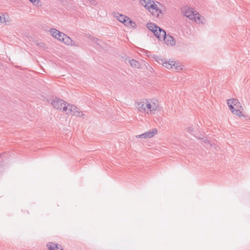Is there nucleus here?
<instances>
[{
    "instance_id": "obj_1",
    "label": "nucleus",
    "mask_w": 250,
    "mask_h": 250,
    "mask_svg": "<svg viewBox=\"0 0 250 250\" xmlns=\"http://www.w3.org/2000/svg\"><path fill=\"white\" fill-rule=\"evenodd\" d=\"M183 14L190 20H194L198 23H203L204 18L200 15L196 11L193 10L192 8L185 7L182 8Z\"/></svg>"
},
{
    "instance_id": "obj_2",
    "label": "nucleus",
    "mask_w": 250,
    "mask_h": 250,
    "mask_svg": "<svg viewBox=\"0 0 250 250\" xmlns=\"http://www.w3.org/2000/svg\"><path fill=\"white\" fill-rule=\"evenodd\" d=\"M227 104L232 113L238 116H241L242 115L243 107L241 103L237 99H232L228 100Z\"/></svg>"
},
{
    "instance_id": "obj_3",
    "label": "nucleus",
    "mask_w": 250,
    "mask_h": 250,
    "mask_svg": "<svg viewBox=\"0 0 250 250\" xmlns=\"http://www.w3.org/2000/svg\"><path fill=\"white\" fill-rule=\"evenodd\" d=\"M159 105L156 101L151 99H146V114L153 115L158 108Z\"/></svg>"
},
{
    "instance_id": "obj_4",
    "label": "nucleus",
    "mask_w": 250,
    "mask_h": 250,
    "mask_svg": "<svg viewBox=\"0 0 250 250\" xmlns=\"http://www.w3.org/2000/svg\"><path fill=\"white\" fill-rule=\"evenodd\" d=\"M62 111L65 112L66 114L71 113L73 115L77 117H82L83 114L77 106L74 105L67 104V105L63 106Z\"/></svg>"
},
{
    "instance_id": "obj_5",
    "label": "nucleus",
    "mask_w": 250,
    "mask_h": 250,
    "mask_svg": "<svg viewBox=\"0 0 250 250\" xmlns=\"http://www.w3.org/2000/svg\"><path fill=\"white\" fill-rule=\"evenodd\" d=\"M56 39H58L60 41L63 42L64 43L67 45H74L73 41L71 40L70 38L66 36L63 33L61 32L60 31L59 34H58Z\"/></svg>"
},
{
    "instance_id": "obj_6",
    "label": "nucleus",
    "mask_w": 250,
    "mask_h": 250,
    "mask_svg": "<svg viewBox=\"0 0 250 250\" xmlns=\"http://www.w3.org/2000/svg\"><path fill=\"white\" fill-rule=\"evenodd\" d=\"M116 18L119 21L124 23L126 26L130 25L131 26H133V24H135V22L130 20L129 18L123 15L117 14L116 15Z\"/></svg>"
},
{
    "instance_id": "obj_7",
    "label": "nucleus",
    "mask_w": 250,
    "mask_h": 250,
    "mask_svg": "<svg viewBox=\"0 0 250 250\" xmlns=\"http://www.w3.org/2000/svg\"><path fill=\"white\" fill-rule=\"evenodd\" d=\"M51 104L52 106L57 110H62L63 106L67 105L68 103L65 102L62 100L55 98L52 101Z\"/></svg>"
},
{
    "instance_id": "obj_8",
    "label": "nucleus",
    "mask_w": 250,
    "mask_h": 250,
    "mask_svg": "<svg viewBox=\"0 0 250 250\" xmlns=\"http://www.w3.org/2000/svg\"><path fill=\"white\" fill-rule=\"evenodd\" d=\"M147 9L153 16L156 17H159V14L161 13V11L159 9L157 5L156 4L154 1H152V3L150 4Z\"/></svg>"
},
{
    "instance_id": "obj_9",
    "label": "nucleus",
    "mask_w": 250,
    "mask_h": 250,
    "mask_svg": "<svg viewBox=\"0 0 250 250\" xmlns=\"http://www.w3.org/2000/svg\"><path fill=\"white\" fill-rule=\"evenodd\" d=\"M157 133V130L156 128H152L141 135H136L135 137L137 138L146 139L147 138H150L153 137Z\"/></svg>"
},
{
    "instance_id": "obj_10",
    "label": "nucleus",
    "mask_w": 250,
    "mask_h": 250,
    "mask_svg": "<svg viewBox=\"0 0 250 250\" xmlns=\"http://www.w3.org/2000/svg\"><path fill=\"white\" fill-rule=\"evenodd\" d=\"M136 106L139 112L146 114V100L136 102Z\"/></svg>"
},
{
    "instance_id": "obj_11",
    "label": "nucleus",
    "mask_w": 250,
    "mask_h": 250,
    "mask_svg": "<svg viewBox=\"0 0 250 250\" xmlns=\"http://www.w3.org/2000/svg\"><path fill=\"white\" fill-rule=\"evenodd\" d=\"M162 40H163L165 43L168 45L174 46L176 43L175 40L171 36L166 34L164 38H162Z\"/></svg>"
},
{
    "instance_id": "obj_12",
    "label": "nucleus",
    "mask_w": 250,
    "mask_h": 250,
    "mask_svg": "<svg viewBox=\"0 0 250 250\" xmlns=\"http://www.w3.org/2000/svg\"><path fill=\"white\" fill-rule=\"evenodd\" d=\"M47 247L49 250H63L61 245L53 243H48Z\"/></svg>"
},
{
    "instance_id": "obj_13",
    "label": "nucleus",
    "mask_w": 250,
    "mask_h": 250,
    "mask_svg": "<svg viewBox=\"0 0 250 250\" xmlns=\"http://www.w3.org/2000/svg\"><path fill=\"white\" fill-rule=\"evenodd\" d=\"M157 31V33H156L154 35L157 39L161 41L162 38H164V36L166 35V31L159 27L158 28Z\"/></svg>"
},
{
    "instance_id": "obj_14",
    "label": "nucleus",
    "mask_w": 250,
    "mask_h": 250,
    "mask_svg": "<svg viewBox=\"0 0 250 250\" xmlns=\"http://www.w3.org/2000/svg\"><path fill=\"white\" fill-rule=\"evenodd\" d=\"M147 28L151 31L154 34L157 33V30L159 26L153 23H148L146 24Z\"/></svg>"
},
{
    "instance_id": "obj_15",
    "label": "nucleus",
    "mask_w": 250,
    "mask_h": 250,
    "mask_svg": "<svg viewBox=\"0 0 250 250\" xmlns=\"http://www.w3.org/2000/svg\"><path fill=\"white\" fill-rule=\"evenodd\" d=\"M129 63L132 67L136 68H139L141 67V63L138 61L132 59L129 61Z\"/></svg>"
},
{
    "instance_id": "obj_16",
    "label": "nucleus",
    "mask_w": 250,
    "mask_h": 250,
    "mask_svg": "<svg viewBox=\"0 0 250 250\" xmlns=\"http://www.w3.org/2000/svg\"><path fill=\"white\" fill-rule=\"evenodd\" d=\"M175 65V62L174 61L165 62L163 63V66L168 69H171Z\"/></svg>"
},
{
    "instance_id": "obj_17",
    "label": "nucleus",
    "mask_w": 250,
    "mask_h": 250,
    "mask_svg": "<svg viewBox=\"0 0 250 250\" xmlns=\"http://www.w3.org/2000/svg\"><path fill=\"white\" fill-rule=\"evenodd\" d=\"M151 0H140L141 4L147 9L151 3H152Z\"/></svg>"
},
{
    "instance_id": "obj_18",
    "label": "nucleus",
    "mask_w": 250,
    "mask_h": 250,
    "mask_svg": "<svg viewBox=\"0 0 250 250\" xmlns=\"http://www.w3.org/2000/svg\"><path fill=\"white\" fill-rule=\"evenodd\" d=\"M49 32L51 35L55 38L57 36L58 34L60 33V31L59 30L54 28H51L49 30Z\"/></svg>"
},
{
    "instance_id": "obj_19",
    "label": "nucleus",
    "mask_w": 250,
    "mask_h": 250,
    "mask_svg": "<svg viewBox=\"0 0 250 250\" xmlns=\"http://www.w3.org/2000/svg\"><path fill=\"white\" fill-rule=\"evenodd\" d=\"M31 2H32L34 5L36 6H40L41 5V1L40 0H29Z\"/></svg>"
},
{
    "instance_id": "obj_20",
    "label": "nucleus",
    "mask_w": 250,
    "mask_h": 250,
    "mask_svg": "<svg viewBox=\"0 0 250 250\" xmlns=\"http://www.w3.org/2000/svg\"><path fill=\"white\" fill-rule=\"evenodd\" d=\"M202 140H203V143L205 145H206V146H212V144L210 143V142L208 139H202Z\"/></svg>"
},
{
    "instance_id": "obj_21",
    "label": "nucleus",
    "mask_w": 250,
    "mask_h": 250,
    "mask_svg": "<svg viewBox=\"0 0 250 250\" xmlns=\"http://www.w3.org/2000/svg\"><path fill=\"white\" fill-rule=\"evenodd\" d=\"M89 1L90 4L92 5L96 6L98 4L97 1L95 0H89Z\"/></svg>"
},
{
    "instance_id": "obj_22",
    "label": "nucleus",
    "mask_w": 250,
    "mask_h": 250,
    "mask_svg": "<svg viewBox=\"0 0 250 250\" xmlns=\"http://www.w3.org/2000/svg\"><path fill=\"white\" fill-rule=\"evenodd\" d=\"M193 128L192 126H188L187 128V130L188 132L191 133L193 131Z\"/></svg>"
},
{
    "instance_id": "obj_23",
    "label": "nucleus",
    "mask_w": 250,
    "mask_h": 250,
    "mask_svg": "<svg viewBox=\"0 0 250 250\" xmlns=\"http://www.w3.org/2000/svg\"><path fill=\"white\" fill-rule=\"evenodd\" d=\"M4 22H5L4 19L2 17L0 16V22L3 23Z\"/></svg>"
},
{
    "instance_id": "obj_24",
    "label": "nucleus",
    "mask_w": 250,
    "mask_h": 250,
    "mask_svg": "<svg viewBox=\"0 0 250 250\" xmlns=\"http://www.w3.org/2000/svg\"><path fill=\"white\" fill-rule=\"evenodd\" d=\"M175 69L177 70H180L182 69V68H181V67L180 66L176 65L175 66Z\"/></svg>"
}]
</instances>
